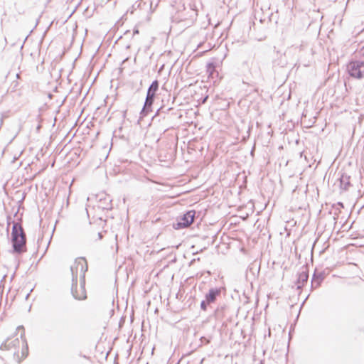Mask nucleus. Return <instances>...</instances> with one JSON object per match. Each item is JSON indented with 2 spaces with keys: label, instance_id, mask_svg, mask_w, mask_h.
<instances>
[{
  "label": "nucleus",
  "instance_id": "obj_7",
  "mask_svg": "<svg viewBox=\"0 0 364 364\" xmlns=\"http://www.w3.org/2000/svg\"><path fill=\"white\" fill-rule=\"evenodd\" d=\"M297 279L296 282L297 289H301L309 279V269L307 265H303L297 273Z\"/></svg>",
  "mask_w": 364,
  "mask_h": 364
},
{
  "label": "nucleus",
  "instance_id": "obj_2",
  "mask_svg": "<svg viewBox=\"0 0 364 364\" xmlns=\"http://www.w3.org/2000/svg\"><path fill=\"white\" fill-rule=\"evenodd\" d=\"M20 338L21 340L18 338H8L0 346L1 350L11 352L14 359L18 363L28 354V347L24 338V333H21Z\"/></svg>",
  "mask_w": 364,
  "mask_h": 364
},
{
  "label": "nucleus",
  "instance_id": "obj_21",
  "mask_svg": "<svg viewBox=\"0 0 364 364\" xmlns=\"http://www.w3.org/2000/svg\"><path fill=\"white\" fill-rule=\"evenodd\" d=\"M139 33V31L137 29L134 30V34Z\"/></svg>",
  "mask_w": 364,
  "mask_h": 364
},
{
  "label": "nucleus",
  "instance_id": "obj_24",
  "mask_svg": "<svg viewBox=\"0 0 364 364\" xmlns=\"http://www.w3.org/2000/svg\"><path fill=\"white\" fill-rule=\"evenodd\" d=\"M40 117H41V115H40V114H38V119H40Z\"/></svg>",
  "mask_w": 364,
  "mask_h": 364
},
{
  "label": "nucleus",
  "instance_id": "obj_13",
  "mask_svg": "<svg viewBox=\"0 0 364 364\" xmlns=\"http://www.w3.org/2000/svg\"><path fill=\"white\" fill-rule=\"evenodd\" d=\"M225 309L224 306H218L215 310V314L217 318H222L223 316V310Z\"/></svg>",
  "mask_w": 364,
  "mask_h": 364
},
{
  "label": "nucleus",
  "instance_id": "obj_8",
  "mask_svg": "<svg viewBox=\"0 0 364 364\" xmlns=\"http://www.w3.org/2000/svg\"><path fill=\"white\" fill-rule=\"evenodd\" d=\"M99 207L103 210H111L112 208V198L109 195L105 193L98 196Z\"/></svg>",
  "mask_w": 364,
  "mask_h": 364
},
{
  "label": "nucleus",
  "instance_id": "obj_17",
  "mask_svg": "<svg viewBox=\"0 0 364 364\" xmlns=\"http://www.w3.org/2000/svg\"><path fill=\"white\" fill-rule=\"evenodd\" d=\"M4 91L1 90V88L0 87V101L1 100V98L3 97V96L4 95Z\"/></svg>",
  "mask_w": 364,
  "mask_h": 364
},
{
  "label": "nucleus",
  "instance_id": "obj_18",
  "mask_svg": "<svg viewBox=\"0 0 364 364\" xmlns=\"http://www.w3.org/2000/svg\"><path fill=\"white\" fill-rule=\"evenodd\" d=\"M303 156H304V159H305L306 161H308L307 156H306V155H304V152H301V153H300V157H301V158H302V157H303Z\"/></svg>",
  "mask_w": 364,
  "mask_h": 364
},
{
  "label": "nucleus",
  "instance_id": "obj_3",
  "mask_svg": "<svg viewBox=\"0 0 364 364\" xmlns=\"http://www.w3.org/2000/svg\"><path fill=\"white\" fill-rule=\"evenodd\" d=\"M11 242L14 252L21 254L26 251V235L22 225L13 222Z\"/></svg>",
  "mask_w": 364,
  "mask_h": 364
},
{
  "label": "nucleus",
  "instance_id": "obj_10",
  "mask_svg": "<svg viewBox=\"0 0 364 364\" xmlns=\"http://www.w3.org/2000/svg\"><path fill=\"white\" fill-rule=\"evenodd\" d=\"M324 278L325 274L323 272H318L315 271L311 279V288H318L321 285V282L323 281Z\"/></svg>",
  "mask_w": 364,
  "mask_h": 364
},
{
  "label": "nucleus",
  "instance_id": "obj_11",
  "mask_svg": "<svg viewBox=\"0 0 364 364\" xmlns=\"http://www.w3.org/2000/svg\"><path fill=\"white\" fill-rule=\"evenodd\" d=\"M340 187L341 189L347 191L349 187L350 186V176L343 173L341 174L340 178Z\"/></svg>",
  "mask_w": 364,
  "mask_h": 364
},
{
  "label": "nucleus",
  "instance_id": "obj_23",
  "mask_svg": "<svg viewBox=\"0 0 364 364\" xmlns=\"http://www.w3.org/2000/svg\"><path fill=\"white\" fill-rule=\"evenodd\" d=\"M18 328H21V329H23V330L24 329V328H23V326H19Z\"/></svg>",
  "mask_w": 364,
  "mask_h": 364
},
{
  "label": "nucleus",
  "instance_id": "obj_1",
  "mask_svg": "<svg viewBox=\"0 0 364 364\" xmlns=\"http://www.w3.org/2000/svg\"><path fill=\"white\" fill-rule=\"evenodd\" d=\"M88 267L84 257L77 259L73 266L70 267L72 274L71 293L73 297L77 300H84L87 298L85 291V272Z\"/></svg>",
  "mask_w": 364,
  "mask_h": 364
},
{
  "label": "nucleus",
  "instance_id": "obj_20",
  "mask_svg": "<svg viewBox=\"0 0 364 364\" xmlns=\"http://www.w3.org/2000/svg\"><path fill=\"white\" fill-rule=\"evenodd\" d=\"M337 205L340 206L341 208H343V204L341 202H338Z\"/></svg>",
  "mask_w": 364,
  "mask_h": 364
},
{
  "label": "nucleus",
  "instance_id": "obj_14",
  "mask_svg": "<svg viewBox=\"0 0 364 364\" xmlns=\"http://www.w3.org/2000/svg\"><path fill=\"white\" fill-rule=\"evenodd\" d=\"M171 109H172L171 107L165 109V107L164 106H161V107H159L157 109L154 117H156L157 115H160L161 113H166L167 112L170 111Z\"/></svg>",
  "mask_w": 364,
  "mask_h": 364
},
{
  "label": "nucleus",
  "instance_id": "obj_15",
  "mask_svg": "<svg viewBox=\"0 0 364 364\" xmlns=\"http://www.w3.org/2000/svg\"><path fill=\"white\" fill-rule=\"evenodd\" d=\"M188 13H190L189 14V17L191 18H194L197 16L198 14H197V11L194 9L192 8V6L190 5V7H189V10L188 11Z\"/></svg>",
  "mask_w": 364,
  "mask_h": 364
},
{
  "label": "nucleus",
  "instance_id": "obj_22",
  "mask_svg": "<svg viewBox=\"0 0 364 364\" xmlns=\"http://www.w3.org/2000/svg\"><path fill=\"white\" fill-rule=\"evenodd\" d=\"M29 295H30V293H28V294L26 295V297H25V298H26V299H28V298Z\"/></svg>",
  "mask_w": 364,
  "mask_h": 364
},
{
  "label": "nucleus",
  "instance_id": "obj_16",
  "mask_svg": "<svg viewBox=\"0 0 364 364\" xmlns=\"http://www.w3.org/2000/svg\"><path fill=\"white\" fill-rule=\"evenodd\" d=\"M210 304V303H208L207 300L205 299V300H203L200 303V309L203 311H206L208 308V305Z\"/></svg>",
  "mask_w": 364,
  "mask_h": 364
},
{
  "label": "nucleus",
  "instance_id": "obj_19",
  "mask_svg": "<svg viewBox=\"0 0 364 364\" xmlns=\"http://www.w3.org/2000/svg\"><path fill=\"white\" fill-rule=\"evenodd\" d=\"M103 237L102 232H98V238L99 240H101Z\"/></svg>",
  "mask_w": 364,
  "mask_h": 364
},
{
  "label": "nucleus",
  "instance_id": "obj_5",
  "mask_svg": "<svg viewBox=\"0 0 364 364\" xmlns=\"http://www.w3.org/2000/svg\"><path fill=\"white\" fill-rule=\"evenodd\" d=\"M347 71L353 78H364V52L358 58L352 60L348 63Z\"/></svg>",
  "mask_w": 364,
  "mask_h": 364
},
{
  "label": "nucleus",
  "instance_id": "obj_9",
  "mask_svg": "<svg viewBox=\"0 0 364 364\" xmlns=\"http://www.w3.org/2000/svg\"><path fill=\"white\" fill-rule=\"evenodd\" d=\"M220 294L221 288H211L205 294V299L207 300L208 303L212 304L216 301L217 298L220 295Z\"/></svg>",
  "mask_w": 364,
  "mask_h": 364
},
{
  "label": "nucleus",
  "instance_id": "obj_4",
  "mask_svg": "<svg viewBox=\"0 0 364 364\" xmlns=\"http://www.w3.org/2000/svg\"><path fill=\"white\" fill-rule=\"evenodd\" d=\"M159 82L157 80H154L149 87L146 92V97L140 112L141 118L146 117L149 112H151V107L154 102L156 93L159 90Z\"/></svg>",
  "mask_w": 364,
  "mask_h": 364
},
{
  "label": "nucleus",
  "instance_id": "obj_6",
  "mask_svg": "<svg viewBox=\"0 0 364 364\" xmlns=\"http://www.w3.org/2000/svg\"><path fill=\"white\" fill-rule=\"evenodd\" d=\"M195 215V210H191L187 211L178 220V222L176 224H173V228L176 230H179L188 227L193 223Z\"/></svg>",
  "mask_w": 364,
  "mask_h": 364
},
{
  "label": "nucleus",
  "instance_id": "obj_12",
  "mask_svg": "<svg viewBox=\"0 0 364 364\" xmlns=\"http://www.w3.org/2000/svg\"><path fill=\"white\" fill-rule=\"evenodd\" d=\"M206 71L209 76H212L215 71V65L213 63H208L206 65Z\"/></svg>",
  "mask_w": 364,
  "mask_h": 364
}]
</instances>
